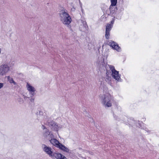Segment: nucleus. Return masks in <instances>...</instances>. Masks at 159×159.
<instances>
[{
    "label": "nucleus",
    "mask_w": 159,
    "mask_h": 159,
    "mask_svg": "<svg viewBox=\"0 0 159 159\" xmlns=\"http://www.w3.org/2000/svg\"><path fill=\"white\" fill-rule=\"evenodd\" d=\"M98 66L101 69L106 68L107 74H109V70L107 68L108 66L110 69L112 77L117 82L121 81V75L119 73V71L115 69L114 66L107 64L104 62V60L102 59L99 61Z\"/></svg>",
    "instance_id": "nucleus-1"
},
{
    "label": "nucleus",
    "mask_w": 159,
    "mask_h": 159,
    "mask_svg": "<svg viewBox=\"0 0 159 159\" xmlns=\"http://www.w3.org/2000/svg\"><path fill=\"white\" fill-rule=\"evenodd\" d=\"M112 98V96L108 93L103 92L102 94L99 96V99L102 104L105 107H110L112 106L111 100Z\"/></svg>",
    "instance_id": "nucleus-2"
},
{
    "label": "nucleus",
    "mask_w": 159,
    "mask_h": 159,
    "mask_svg": "<svg viewBox=\"0 0 159 159\" xmlns=\"http://www.w3.org/2000/svg\"><path fill=\"white\" fill-rule=\"evenodd\" d=\"M60 18L62 23L66 25H69L72 20L70 15L68 13L67 10H62L60 13Z\"/></svg>",
    "instance_id": "nucleus-3"
},
{
    "label": "nucleus",
    "mask_w": 159,
    "mask_h": 159,
    "mask_svg": "<svg viewBox=\"0 0 159 159\" xmlns=\"http://www.w3.org/2000/svg\"><path fill=\"white\" fill-rule=\"evenodd\" d=\"M46 125H49L52 129L55 130L57 131L59 129L61 128V126H59L57 123L53 121L47 122L46 123Z\"/></svg>",
    "instance_id": "nucleus-4"
},
{
    "label": "nucleus",
    "mask_w": 159,
    "mask_h": 159,
    "mask_svg": "<svg viewBox=\"0 0 159 159\" xmlns=\"http://www.w3.org/2000/svg\"><path fill=\"white\" fill-rule=\"evenodd\" d=\"M26 87L30 95V97H32L34 96L35 94V89L28 83H27Z\"/></svg>",
    "instance_id": "nucleus-5"
},
{
    "label": "nucleus",
    "mask_w": 159,
    "mask_h": 159,
    "mask_svg": "<svg viewBox=\"0 0 159 159\" xmlns=\"http://www.w3.org/2000/svg\"><path fill=\"white\" fill-rule=\"evenodd\" d=\"M42 148L43 151L49 157H51L52 156V154L54 152H53L52 149L51 148L48 147L45 144L42 145Z\"/></svg>",
    "instance_id": "nucleus-6"
},
{
    "label": "nucleus",
    "mask_w": 159,
    "mask_h": 159,
    "mask_svg": "<svg viewBox=\"0 0 159 159\" xmlns=\"http://www.w3.org/2000/svg\"><path fill=\"white\" fill-rule=\"evenodd\" d=\"M108 45L111 47L112 48L117 52H120L121 51V48L118 46L117 43L112 41H110L108 43Z\"/></svg>",
    "instance_id": "nucleus-7"
},
{
    "label": "nucleus",
    "mask_w": 159,
    "mask_h": 159,
    "mask_svg": "<svg viewBox=\"0 0 159 159\" xmlns=\"http://www.w3.org/2000/svg\"><path fill=\"white\" fill-rule=\"evenodd\" d=\"M80 29V31H86L87 29V25L86 22L84 20H80L79 21Z\"/></svg>",
    "instance_id": "nucleus-8"
},
{
    "label": "nucleus",
    "mask_w": 159,
    "mask_h": 159,
    "mask_svg": "<svg viewBox=\"0 0 159 159\" xmlns=\"http://www.w3.org/2000/svg\"><path fill=\"white\" fill-rule=\"evenodd\" d=\"M9 70V68L7 65L0 66V75H3L7 72Z\"/></svg>",
    "instance_id": "nucleus-9"
},
{
    "label": "nucleus",
    "mask_w": 159,
    "mask_h": 159,
    "mask_svg": "<svg viewBox=\"0 0 159 159\" xmlns=\"http://www.w3.org/2000/svg\"><path fill=\"white\" fill-rule=\"evenodd\" d=\"M51 157L52 159H67L61 153L56 152H54L52 154V156Z\"/></svg>",
    "instance_id": "nucleus-10"
},
{
    "label": "nucleus",
    "mask_w": 159,
    "mask_h": 159,
    "mask_svg": "<svg viewBox=\"0 0 159 159\" xmlns=\"http://www.w3.org/2000/svg\"><path fill=\"white\" fill-rule=\"evenodd\" d=\"M51 143L56 147L58 148L61 143L56 139H52L50 140Z\"/></svg>",
    "instance_id": "nucleus-11"
},
{
    "label": "nucleus",
    "mask_w": 159,
    "mask_h": 159,
    "mask_svg": "<svg viewBox=\"0 0 159 159\" xmlns=\"http://www.w3.org/2000/svg\"><path fill=\"white\" fill-rule=\"evenodd\" d=\"M114 22L115 19L114 18H113L111 21L110 24L108 23L107 24L106 26V30H107L108 31H110L113 27V25L114 23Z\"/></svg>",
    "instance_id": "nucleus-12"
},
{
    "label": "nucleus",
    "mask_w": 159,
    "mask_h": 159,
    "mask_svg": "<svg viewBox=\"0 0 159 159\" xmlns=\"http://www.w3.org/2000/svg\"><path fill=\"white\" fill-rule=\"evenodd\" d=\"M42 112H40L39 114H37V118L38 120L42 122L45 121V120H46V116L45 117L42 114Z\"/></svg>",
    "instance_id": "nucleus-13"
},
{
    "label": "nucleus",
    "mask_w": 159,
    "mask_h": 159,
    "mask_svg": "<svg viewBox=\"0 0 159 159\" xmlns=\"http://www.w3.org/2000/svg\"><path fill=\"white\" fill-rule=\"evenodd\" d=\"M111 3L109 8L110 11L111 13L113 14L114 11H112L111 10L112 9V6H114L116 5L117 0H111Z\"/></svg>",
    "instance_id": "nucleus-14"
},
{
    "label": "nucleus",
    "mask_w": 159,
    "mask_h": 159,
    "mask_svg": "<svg viewBox=\"0 0 159 159\" xmlns=\"http://www.w3.org/2000/svg\"><path fill=\"white\" fill-rule=\"evenodd\" d=\"M58 148L64 152H69L70 151L69 149L67 147L62 144L61 143Z\"/></svg>",
    "instance_id": "nucleus-15"
},
{
    "label": "nucleus",
    "mask_w": 159,
    "mask_h": 159,
    "mask_svg": "<svg viewBox=\"0 0 159 159\" xmlns=\"http://www.w3.org/2000/svg\"><path fill=\"white\" fill-rule=\"evenodd\" d=\"M132 123L133 124V125L134 126L135 125L136 126L141 128H143V127L142 126V124H143V123H140L139 121L133 120Z\"/></svg>",
    "instance_id": "nucleus-16"
},
{
    "label": "nucleus",
    "mask_w": 159,
    "mask_h": 159,
    "mask_svg": "<svg viewBox=\"0 0 159 159\" xmlns=\"http://www.w3.org/2000/svg\"><path fill=\"white\" fill-rule=\"evenodd\" d=\"M8 81L11 84H13L14 85H16L17 84L13 80V79L9 76H6Z\"/></svg>",
    "instance_id": "nucleus-17"
},
{
    "label": "nucleus",
    "mask_w": 159,
    "mask_h": 159,
    "mask_svg": "<svg viewBox=\"0 0 159 159\" xmlns=\"http://www.w3.org/2000/svg\"><path fill=\"white\" fill-rule=\"evenodd\" d=\"M50 132H49L48 129H46L43 134V136L45 137H47L50 134Z\"/></svg>",
    "instance_id": "nucleus-18"
},
{
    "label": "nucleus",
    "mask_w": 159,
    "mask_h": 159,
    "mask_svg": "<svg viewBox=\"0 0 159 159\" xmlns=\"http://www.w3.org/2000/svg\"><path fill=\"white\" fill-rule=\"evenodd\" d=\"M110 31H108L107 30H106V33L105 35V37L107 39H108L110 36Z\"/></svg>",
    "instance_id": "nucleus-19"
},
{
    "label": "nucleus",
    "mask_w": 159,
    "mask_h": 159,
    "mask_svg": "<svg viewBox=\"0 0 159 159\" xmlns=\"http://www.w3.org/2000/svg\"><path fill=\"white\" fill-rule=\"evenodd\" d=\"M48 137H49V139H54L53 138L54 137V135L51 133V132L50 133V134H49V135L48 136Z\"/></svg>",
    "instance_id": "nucleus-20"
},
{
    "label": "nucleus",
    "mask_w": 159,
    "mask_h": 159,
    "mask_svg": "<svg viewBox=\"0 0 159 159\" xmlns=\"http://www.w3.org/2000/svg\"><path fill=\"white\" fill-rule=\"evenodd\" d=\"M23 98H24V99L25 100H26L27 99V98H29L25 96L24 95H23Z\"/></svg>",
    "instance_id": "nucleus-21"
},
{
    "label": "nucleus",
    "mask_w": 159,
    "mask_h": 159,
    "mask_svg": "<svg viewBox=\"0 0 159 159\" xmlns=\"http://www.w3.org/2000/svg\"><path fill=\"white\" fill-rule=\"evenodd\" d=\"M3 84L2 83H0V89L3 87Z\"/></svg>",
    "instance_id": "nucleus-22"
},
{
    "label": "nucleus",
    "mask_w": 159,
    "mask_h": 159,
    "mask_svg": "<svg viewBox=\"0 0 159 159\" xmlns=\"http://www.w3.org/2000/svg\"><path fill=\"white\" fill-rule=\"evenodd\" d=\"M32 97H31V98L30 99V100L31 102H33L34 101V98Z\"/></svg>",
    "instance_id": "nucleus-23"
},
{
    "label": "nucleus",
    "mask_w": 159,
    "mask_h": 159,
    "mask_svg": "<svg viewBox=\"0 0 159 159\" xmlns=\"http://www.w3.org/2000/svg\"><path fill=\"white\" fill-rule=\"evenodd\" d=\"M41 127H42V128L43 129H46L45 127L43 125H42V126Z\"/></svg>",
    "instance_id": "nucleus-24"
},
{
    "label": "nucleus",
    "mask_w": 159,
    "mask_h": 159,
    "mask_svg": "<svg viewBox=\"0 0 159 159\" xmlns=\"http://www.w3.org/2000/svg\"><path fill=\"white\" fill-rule=\"evenodd\" d=\"M79 2H80V5L81 7L82 8V3L80 2V1L79 0Z\"/></svg>",
    "instance_id": "nucleus-25"
},
{
    "label": "nucleus",
    "mask_w": 159,
    "mask_h": 159,
    "mask_svg": "<svg viewBox=\"0 0 159 159\" xmlns=\"http://www.w3.org/2000/svg\"><path fill=\"white\" fill-rule=\"evenodd\" d=\"M1 53V49H0V53Z\"/></svg>",
    "instance_id": "nucleus-26"
},
{
    "label": "nucleus",
    "mask_w": 159,
    "mask_h": 159,
    "mask_svg": "<svg viewBox=\"0 0 159 159\" xmlns=\"http://www.w3.org/2000/svg\"><path fill=\"white\" fill-rule=\"evenodd\" d=\"M115 115H114V117H115Z\"/></svg>",
    "instance_id": "nucleus-27"
}]
</instances>
